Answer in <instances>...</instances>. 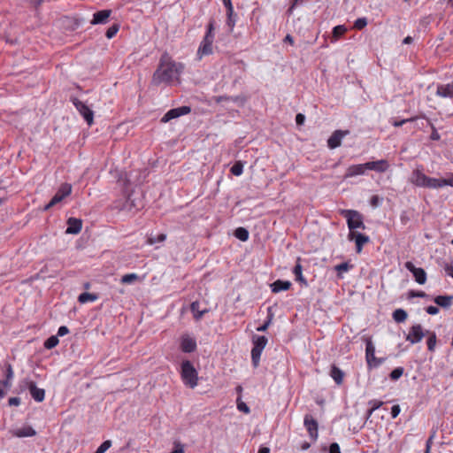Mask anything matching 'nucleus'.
I'll return each instance as SVG.
<instances>
[{"label":"nucleus","instance_id":"f257e3e1","mask_svg":"<svg viewBox=\"0 0 453 453\" xmlns=\"http://www.w3.org/2000/svg\"><path fill=\"white\" fill-rule=\"evenodd\" d=\"M183 70V65L176 63L171 58L165 54L160 59V64L153 74L152 81L156 85L161 83H170L179 79Z\"/></svg>","mask_w":453,"mask_h":453},{"label":"nucleus","instance_id":"f03ea898","mask_svg":"<svg viewBox=\"0 0 453 453\" xmlns=\"http://www.w3.org/2000/svg\"><path fill=\"white\" fill-rule=\"evenodd\" d=\"M411 181L419 188H427L432 189L443 188V178H433L426 176L420 168L413 170Z\"/></svg>","mask_w":453,"mask_h":453},{"label":"nucleus","instance_id":"7ed1b4c3","mask_svg":"<svg viewBox=\"0 0 453 453\" xmlns=\"http://www.w3.org/2000/svg\"><path fill=\"white\" fill-rule=\"evenodd\" d=\"M214 37V21L211 20L207 25L206 34L197 50V56L199 58H202L203 56L212 54Z\"/></svg>","mask_w":453,"mask_h":453},{"label":"nucleus","instance_id":"20e7f679","mask_svg":"<svg viewBox=\"0 0 453 453\" xmlns=\"http://www.w3.org/2000/svg\"><path fill=\"white\" fill-rule=\"evenodd\" d=\"M180 375L185 385L191 388L197 386L198 374L190 361L185 360L181 363Z\"/></svg>","mask_w":453,"mask_h":453},{"label":"nucleus","instance_id":"39448f33","mask_svg":"<svg viewBox=\"0 0 453 453\" xmlns=\"http://www.w3.org/2000/svg\"><path fill=\"white\" fill-rule=\"evenodd\" d=\"M267 338L262 335H254L252 338L253 348L251 349V359L254 366H257L261 354L267 344Z\"/></svg>","mask_w":453,"mask_h":453},{"label":"nucleus","instance_id":"423d86ee","mask_svg":"<svg viewBox=\"0 0 453 453\" xmlns=\"http://www.w3.org/2000/svg\"><path fill=\"white\" fill-rule=\"evenodd\" d=\"M342 215L347 219V224L349 232H355L354 230L357 228H365L362 216L357 211L345 210L342 211Z\"/></svg>","mask_w":453,"mask_h":453},{"label":"nucleus","instance_id":"0eeeda50","mask_svg":"<svg viewBox=\"0 0 453 453\" xmlns=\"http://www.w3.org/2000/svg\"><path fill=\"white\" fill-rule=\"evenodd\" d=\"M365 359L369 369L377 368L384 362V358L375 357V346L371 339L365 340Z\"/></svg>","mask_w":453,"mask_h":453},{"label":"nucleus","instance_id":"6e6552de","mask_svg":"<svg viewBox=\"0 0 453 453\" xmlns=\"http://www.w3.org/2000/svg\"><path fill=\"white\" fill-rule=\"evenodd\" d=\"M72 192V186L68 183L62 184L50 203L45 206L44 210L47 211L56 204L62 202L65 197H67Z\"/></svg>","mask_w":453,"mask_h":453},{"label":"nucleus","instance_id":"1a4fd4ad","mask_svg":"<svg viewBox=\"0 0 453 453\" xmlns=\"http://www.w3.org/2000/svg\"><path fill=\"white\" fill-rule=\"evenodd\" d=\"M404 265H405V268L413 274L415 280L418 284L423 285L426 283V273L425 272V270L423 268L416 267L411 261L406 262Z\"/></svg>","mask_w":453,"mask_h":453},{"label":"nucleus","instance_id":"9d476101","mask_svg":"<svg viewBox=\"0 0 453 453\" xmlns=\"http://www.w3.org/2000/svg\"><path fill=\"white\" fill-rule=\"evenodd\" d=\"M303 425H304L305 428L307 429L310 437L313 441H316L319 436L318 422L316 421V419L311 415L306 414L304 416Z\"/></svg>","mask_w":453,"mask_h":453},{"label":"nucleus","instance_id":"9b49d317","mask_svg":"<svg viewBox=\"0 0 453 453\" xmlns=\"http://www.w3.org/2000/svg\"><path fill=\"white\" fill-rule=\"evenodd\" d=\"M191 111L190 107L188 106H181L174 109L169 110L162 118L161 121L164 123H166L170 121L171 119L179 118L182 115H186L189 113Z\"/></svg>","mask_w":453,"mask_h":453},{"label":"nucleus","instance_id":"f8f14e48","mask_svg":"<svg viewBox=\"0 0 453 453\" xmlns=\"http://www.w3.org/2000/svg\"><path fill=\"white\" fill-rule=\"evenodd\" d=\"M425 333L421 325H414L411 327L407 336L406 341L410 342L411 344H415L419 342L423 337L425 336Z\"/></svg>","mask_w":453,"mask_h":453},{"label":"nucleus","instance_id":"ddd939ff","mask_svg":"<svg viewBox=\"0 0 453 453\" xmlns=\"http://www.w3.org/2000/svg\"><path fill=\"white\" fill-rule=\"evenodd\" d=\"M115 208L119 211H124L127 212H134L140 208V204H136L134 199H133L130 196L125 198L123 203H118L115 204Z\"/></svg>","mask_w":453,"mask_h":453},{"label":"nucleus","instance_id":"4468645a","mask_svg":"<svg viewBox=\"0 0 453 453\" xmlns=\"http://www.w3.org/2000/svg\"><path fill=\"white\" fill-rule=\"evenodd\" d=\"M348 239L349 241H355L357 253H360L363 246L369 242L368 236L357 232H349Z\"/></svg>","mask_w":453,"mask_h":453},{"label":"nucleus","instance_id":"2eb2a0df","mask_svg":"<svg viewBox=\"0 0 453 453\" xmlns=\"http://www.w3.org/2000/svg\"><path fill=\"white\" fill-rule=\"evenodd\" d=\"M349 134V131L336 130L327 140V145L330 149H335L342 143V140Z\"/></svg>","mask_w":453,"mask_h":453},{"label":"nucleus","instance_id":"dca6fc26","mask_svg":"<svg viewBox=\"0 0 453 453\" xmlns=\"http://www.w3.org/2000/svg\"><path fill=\"white\" fill-rule=\"evenodd\" d=\"M66 223L67 227L65 234H77L82 229L83 222L81 219L76 218H69Z\"/></svg>","mask_w":453,"mask_h":453},{"label":"nucleus","instance_id":"f3484780","mask_svg":"<svg viewBox=\"0 0 453 453\" xmlns=\"http://www.w3.org/2000/svg\"><path fill=\"white\" fill-rule=\"evenodd\" d=\"M367 171V166L365 164L352 165L347 168L344 175L345 179L356 177L358 175H364Z\"/></svg>","mask_w":453,"mask_h":453},{"label":"nucleus","instance_id":"a211bd4d","mask_svg":"<svg viewBox=\"0 0 453 453\" xmlns=\"http://www.w3.org/2000/svg\"><path fill=\"white\" fill-rule=\"evenodd\" d=\"M435 94L441 98L453 99V83L438 84Z\"/></svg>","mask_w":453,"mask_h":453},{"label":"nucleus","instance_id":"6ab92c4d","mask_svg":"<svg viewBox=\"0 0 453 453\" xmlns=\"http://www.w3.org/2000/svg\"><path fill=\"white\" fill-rule=\"evenodd\" d=\"M180 349L185 353L193 352L196 349V340L188 334L182 335L180 338Z\"/></svg>","mask_w":453,"mask_h":453},{"label":"nucleus","instance_id":"aec40b11","mask_svg":"<svg viewBox=\"0 0 453 453\" xmlns=\"http://www.w3.org/2000/svg\"><path fill=\"white\" fill-rule=\"evenodd\" d=\"M365 165L367 166V170L375 171L377 173H385L389 168V164L385 159L370 161L365 163Z\"/></svg>","mask_w":453,"mask_h":453},{"label":"nucleus","instance_id":"412c9836","mask_svg":"<svg viewBox=\"0 0 453 453\" xmlns=\"http://www.w3.org/2000/svg\"><path fill=\"white\" fill-rule=\"evenodd\" d=\"M28 389L30 391V394L32 395V397L36 401V402H42L44 397H45V391L44 389H42V388H38L35 385V382L33 381H30L28 383Z\"/></svg>","mask_w":453,"mask_h":453},{"label":"nucleus","instance_id":"4be33fe9","mask_svg":"<svg viewBox=\"0 0 453 453\" xmlns=\"http://www.w3.org/2000/svg\"><path fill=\"white\" fill-rule=\"evenodd\" d=\"M111 13V10H103L94 13L91 24H105L108 21Z\"/></svg>","mask_w":453,"mask_h":453},{"label":"nucleus","instance_id":"5701e85b","mask_svg":"<svg viewBox=\"0 0 453 453\" xmlns=\"http://www.w3.org/2000/svg\"><path fill=\"white\" fill-rule=\"evenodd\" d=\"M12 434L16 437L22 438V437H31L35 436L36 432L32 426H26L21 428H18L16 430H13Z\"/></svg>","mask_w":453,"mask_h":453},{"label":"nucleus","instance_id":"b1692460","mask_svg":"<svg viewBox=\"0 0 453 453\" xmlns=\"http://www.w3.org/2000/svg\"><path fill=\"white\" fill-rule=\"evenodd\" d=\"M291 287V282L288 280H275L272 285V291L273 293H279L280 291H285L289 289Z\"/></svg>","mask_w":453,"mask_h":453},{"label":"nucleus","instance_id":"393cba45","mask_svg":"<svg viewBox=\"0 0 453 453\" xmlns=\"http://www.w3.org/2000/svg\"><path fill=\"white\" fill-rule=\"evenodd\" d=\"M293 273L296 276V281L300 282L301 284H303L304 286L308 285L307 280H305V278L303 275V267H302V265L300 264V258L299 257L297 258L296 265H295V267L293 269Z\"/></svg>","mask_w":453,"mask_h":453},{"label":"nucleus","instance_id":"a878e982","mask_svg":"<svg viewBox=\"0 0 453 453\" xmlns=\"http://www.w3.org/2000/svg\"><path fill=\"white\" fill-rule=\"evenodd\" d=\"M453 296H438L434 298V303L442 307V308H449L452 304Z\"/></svg>","mask_w":453,"mask_h":453},{"label":"nucleus","instance_id":"bb28decb","mask_svg":"<svg viewBox=\"0 0 453 453\" xmlns=\"http://www.w3.org/2000/svg\"><path fill=\"white\" fill-rule=\"evenodd\" d=\"M330 376L337 385H341L343 381L344 373L336 365H333L331 368Z\"/></svg>","mask_w":453,"mask_h":453},{"label":"nucleus","instance_id":"cd10ccee","mask_svg":"<svg viewBox=\"0 0 453 453\" xmlns=\"http://www.w3.org/2000/svg\"><path fill=\"white\" fill-rule=\"evenodd\" d=\"M226 8V13H227V20L226 24L229 27L230 30L232 31L234 27L235 26L236 19L234 17V7L231 4H224Z\"/></svg>","mask_w":453,"mask_h":453},{"label":"nucleus","instance_id":"c85d7f7f","mask_svg":"<svg viewBox=\"0 0 453 453\" xmlns=\"http://www.w3.org/2000/svg\"><path fill=\"white\" fill-rule=\"evenodd\" d=\"M190 310L194 315V318L196 320H199L203 316V314L207 312V310H203V311L200 310V304L197 301L193 302L191 303Z\"/></svg>","mask_w":453,"mask_h":453},{"label":"nucleus","instance_id":"c756f323","mask_svg":"<svg viewBox=\"0 0 453 453\" xmlns=\"http://www.w3.org/2000/svg\"><path fill=\"white\" fill-rule=\"evenodd\" d=\"M217 103H222V102H234V103H240L243 104L244 100L241 96H218L216 98Z\"/></svg>","mask_w":453,"mask_h":453},{"label":"nucleus","instance_id":"7c9ffc66","mask_svg":"<svg viewBox=\"0 0 453 453\" xmlns=\"http://www.w3.org/2000/svg\"><path fill=\"white\" fill-rule=\"evenodd\" d=\"M234 236L240 241L245 242L249 239V232L244 227H238L234 231Z\"/></svg>","mask_w":453,"mask_h":453},{"label":"nucleus","instance_id":"2f4dec72","mask_svg":"<svg viewBox=\"0 0 453 453\" xmlns=\"http://www.w3.org/2000/svg\"><path fill=\"white\" fill-rule=\"evenodd\" d=\"M393 319L398 323L403 322L407 319V312L403 309H397L393 312Z\"/></svg>","mask_w":453,"mask_h":453},{"label":"nucleus","instance_id":"473e14b6","mask_svg":"<svg viewBox=\"0 0 453 453\" xmlns=\"http://www.w3.org/2000/svg\"><path fill=\"white\" fill-rule=\"evenodd\" d=\"M426 333L429 334L426 341L427 349L429 351H434L436 345V334L435 333L429 331H426Z\"/></svg>","mask_w":453,"mask_h":453},{"label":"nucleus","instance_id":"72a5a7b5","mask_svg":"<svg viewBox=\"0 0 453 453\" xmlns=\"http://www.w3.org/2000/svg\"><path fill=\"white\" fill-rule=\"evenodd\" d=\"M368 404L371 406V408L367 411L368 417H370L373 411H375L376 410L380 409L382 406L383 402L374 399L371 400L368 403Z\"/></svg>","mask_w":453,"mask_h":453},{"label":"nucleus","instance_id":"f704fd0d","mask_svg":"<svg viewBox=\"0 0 453 453\" xmlns=\"http://www.w3.org/2000/svg\"><path fill=\"white\" fill-rule=\"evenodd\" d=\"M230 172L235 175L240 176L243 173V164L241 161L236 162L230 169Z\"/></svg>","mask_w":453,"mask_h":453},{"label":"nucleus","instance_id":"c9c22d12","mask_svg":"<svg viewBox=\"0 0 453 453\" xmlns=\"http://www.w3.org/2000/svg\"><path fill=\"white\" fill-rule=\"evenodd\" d=\"M58 337L57 335H52L45 341L44 347L48 349H50L56 347L58 344Z\"/></svg>","mask_w":453,"mask_h":453},{"label":"nucleus","instance_id":"e433bc0d","mask_svg":"<svg viewBox=\"0 0 453 453\" xmlns=\"http://www.w3.org/2000/svg\"><path fill=\"white\" fill-rule=\"evenodd\" d=\"M166 239V234H159L157 236L150 237L147 241V243L150 245H153L157 242H163Z\"/></svg>","mask_w":453,"mask_h":453},{"label":"nucleus","instance_id":"4c0bfd02","mask_svg":"<svg viewBox=\"0 0 453 453\" xmlns=\"http://www.w3.org/2000/svg\"><path fill=\"white\" fill-rule=\"evenodd\" d=\"M403 371L404 370L403 367L395 368L389 374L390 379L393 380H397L403 374Z\"/></svg>","mask_w":453,"mask_h":453},{"label":"nucleus","instance_id":"58836bf2","mask_svg":"<svg viewBox=\"0 0 453 453\" xmlns=\"http://www.w3.org/2000/svg\"><path fill=\"white\" fill-rule=\"evenodd\" d=\"M119 29V26L118 24H113L111 27H110L107 31H106V37L108 39H111L112 37H114L116 35V34L118 33Z\"/></svg>","mask_w":453,"mask_h":453},{"label":"nucleus","instance_id":"ea45409f","mask_svg":"<svg viewBox=\"0 0 453 453\" xmlns=\"http://www.w3.org/2000/svg\"><path fill=\"white\" fill-rule=\"evenodd\" d=\"M137 279H138L137 274H135V273H128V274H125L122 277L121 282L125 283V284H131V283H133Z\"/></svg>","mask_w":453,"mask_h":453},{"label":"nucleus","instance_id":"a19ab883","mask_svg":"<svg viewBox=\"0 0 453 453\" xmlns=\"http://www.w3.org/2000/svg\"><path fill=\"white\" fill-rule=\"evenodd\" d=\"M366 25H367V19L366 18H365V17L358 18L357 19H356V21L354 23V27L356 29L361 30L365 27H366Z\"/></svg>","mask_w":453,"mask_h":453},{"label":"nucleus","instance_id":"79ce46f5","mask_svg":"<svg viewBox=\"0 0 453 453\" xmlns=\"http://www.w3.org/2000/svg\"><path fill=\"white\" fill-rule=\"evenodd\" d=\"M73 102L80 113L85 118V104L81 101H79L77 98H73Z\"/></svg>","mask_w":453,"mask_h":453},{"label":"nucleus","instance_id":"37998d69","mask_svg":"<svg viewBox=\"0 0 453 453\" xmlns=\"http://www.w3.org/2000/svg\"><path fill=\"white\" fill-rule=\"evenodd\" d=\"M111 446V441H104L96 449L99 453H105Z\"/></svg>","mask_w":453,"mask_h":453},{"label":"nucleus","instance_id":"c03bdc74","mask_svg":"<svg viewBox=\"0 0 453 453\" xmlns=\"http://www.w3.org/2000/svg\"><path fill=\"white\" fill-rule=\"evenodd\" d=\"M346 32V28L344 26H336L333 29V35L335 38L340 37Z\"/></svg>","mask_w":453,"mask_h":453},{"label":"nucleus","instance_id":"a18cd8bd","mask_svg":"<svg viewBox=\"0 0 453 453\" xmlns=\"http://www.w3.org/2000/svg\"><path fill=\"white\" fill-rule=\"evenodd\" d=\"M237 409L240 411L244 412L246 414L250 413V411L248 405L245 403H243L242 401H241L240 398L237 399Z\"/></svg>","mask_w":453,"mask_h":453},{"label":"nucleus","instance_id":"49530a36","mask_svg":"<svg viewBox=\"0 0 453 453\" xmlns=\"http://www.w3.org/2000/svg\"><path fill=\"white\" fill-rule=\"evenodd\" d=\"M350 265L348 263H342L337 265L334 269L341 274L342 273H346L349 270Z\"/></svg>","mask_w":453,"mask_h":453},{"label":"nucleus","instance_id":"de8ad7c7","mask_svg":"<svg viewBox=\"0 0 453 453\" xmlns=\"http://www.w3.org/2000/svg\"><path fill=\"white\" fill-rule=\"evenodd\" d=\"M11 387L8 381H0V398L4 397L6 394V390Z\"/></svg>","mask_w":453,"mask_h":453},{"label":"nucleus","instance_id":"09e8293b","mask_svg":"<svg viewBox=\"0 0 453 453\" xmlns=\"http://www.w3.org/2000/svg\"><path fill=\"white\" fill-rule=\"evenodd\" d=\"M446 186L453 187V173H449L443 178V188Z\"/></svg>","mask_w":453,"mask_h":453},{"label":"nucleus","instance_id":"8fccbe9b","mask_svg":"<svg viewBox=\"0 0 453 453\" xmlns=\"http://www.w3.org/2000/svg\"><path fill=\"white\" fill-rule=\"evenodd\" d=\"M273 315H270L268 319L259 327L257 328L259 332L266 331L272 322Z\"/></svg>","mask_w":453,"mask_h":453},{"label":"nucleus","instance_id":"3c124183","mask_svg":"<svg viewBox=\"0 0 453 453\" xmlns=\"http://www.w3.org/2000/svg\"><path fill=\"white\" fill-rule=\"evenodd\" d=\"M382 199L378 196H372L370 200V203L372 207H378L381 204Z\"/></svg>","mask_w":453,"mask_h":453},{"label":"nucleus","instance_id":"603ef678","mask_svg":"<svg viewBox=\"0 0 453 453\" xmlns=\"http://www.w3.org/2000/svg\"><path fill=\"white\" fill-rule=\"evenodd\" d=\"M329 453H341V449L338 443L334 442L329 447Z\"/></svg>","mask_w":453,"mask_h":453},{"label":"nucleus","instance_id":"864d4df0","mask_svg":"<svg viewBox=\"0 0 453 453\" xmlns=\"http://www.w3.org/2000/svg\"><path fill=\"white\" fill-rule=\"evenodd\" d=\"M401 411V409H400V406L399 405H394L392 408H391V416L393 418H395L399 413Z\"/></svg>","mask_w":453,"mask_h":453},{"label":"nucleus","instance_id":"5fc2aeb1","mask_svg":"<svg viewBox=\"0 0 453 453\" xmlns=\"http://www.w3.org/2000/svg\"><path fill=\"white\" fill-rule=\"evenodd\" d=\"M93 111L87 107V125L91 126L93 123Z\"/></svg>","mask_w":453,"mask_h":453},{"label":"nucleus","instance_id":"6e6d98bb","mask_svg":"<svg viewBox=\"0 0 453 453\" xmlns=\"http://www.w3.org/2000/svg\"><path fill=\"white\" fill-rule=\"evenodd\" d=\"M426 312L430 315H436L439 313V308L437 306H428L426 309Z\"/></svg>","mask_w":453,"mask_h":453},{"label":"nucleus","instance_id":"4d7b16f0","mask_svg":"<svg viewBox=\"0 0 453 453\" xmlns=\"http://www.w3.org/2000/svg\"><path fill=\"white\" fill-rule=\"evenodd\" d=\"M69 333L68 328L65 326H62L58 328L57 336H64Z\"/></svg>","mask_w":453,"mask_h":453},{"label":"nucleus","instance_id":"13d9d810","mask_svg":"<svg viewBox=\"0 0 453 453\" xmlns=\"http://www.w3.org/2000/svg\"><path fill=\"white\" fill-rule=\"evenodd\" d=\"M172 453H184L183 445L180 442L175 443V449L173 450Z\"/></svg>","mask_w":453,"mask_h":453},{"label":"nucleus","instance_id":"bf43d9fd","mask_svg":"<svg viewBox=\"0 0 453 453\" xmlns=\"http://www.w3.org/2000/svg\"><path fill=\"white\" fill-rule=\"evenodd\" d=\"M8 402L11 406H18L20 403V399L19 397H11Z\"/></svg>","mask_w":453,"mask_h":453},{"label":"nucleus","instance_id":"052dcab7","mask_svg":"<svg viewBox=\"0 0 453 453\" xmlns=\"http://www.w3.org/2000/svg\"><path fill=\"white\" fill-rule=\"evenodd\" d=\"M12 377H13L12 368L11 365H9L7 367V371H6V380L5 381L9 382V380H12Z\"/></svg>","mask_w":453,"mask_h":453},{"label":"nucleus","instance_id":"680f3d73","mask_svg":"<svg viewBox=\"0 0 453 453\" xmlns=\"http://www.w3.org/2000/svg\"><path fill=\"white\" fill-rule=\"evenodd\" d=\"M414 119L411 118V119H403V120H400V121H394L393 122V126L394 127H401L403 126L404 123L406 122H409V121H412Z\"/></svg>","mask_w":453,"mask_h":453},{"label":"nucleus","instance_id":"e2e57ef3","mask_svg":"<svg viewBox=\"0 0 453 453\" xmlns=\"http://www.w3.org/2000/svg\"><path fill=\"white\" fill-rule=\"evenodd\" d=\"M444 269H445L447 275L453 278V266L450 265H446Z\"/></svg>","mask_w":453,"mask_h":453},{"label":"nucleus","instance_id":"0e129e2a","mask_svg":"<svg viewBox=\"0 0 453 453\" xmlns=\"http://www.w3.org/2000/svg\"><path fill=\"white\" fill-rule=\"evenodd\" d=\"M410 296H417V297H425L426 295L425 292L423 291H418V292H415V291H411L410 293Z\"/></svg>","mask_w":453,"mask_h":453},{"label":"nucleus","instance_id":"69168bd1","mask_svg":"<svg viewBox=\"0 0 453 453\" xmlns=\"http://www.w3.org/2000/svg\"><path fill=\"white\" fill-rule=\"evenodd\" d=\"M304 119H305V118H304V116H303V114L298 113V114L296 115V123H297L298 125H301V124H303V123Z\"/></svg>","mask_w":453,"mask_h":453},{"label":"nucleus","instance_id":"338daca9","mask_svg":"<svg viewBox=\"0 0 453 453\" xmlns=\"http://www.w3.org/2000/svg\"><path fill=\"white\" fill-rule=\"evenodd\" d=\"M284 42H288L289 44L293 45L294 44V38L290 35H287L285 39H284Z\"/></svg>","mask_w":453,"mask_h":453},{"label":"nucleus","instance_id":"774afa93","mask_svg":"<svg viewBox=\"0 0 453 453\" xmlns=\"http://www.w3.org/2000/svg\"><path fill=\"white\" fill-rule=\"evenodd\" d=\"M257 453H270V449L267 447H261Z\"/></svg>","mask_w":453,"mask_h":453}]
</instances>
